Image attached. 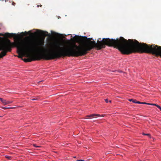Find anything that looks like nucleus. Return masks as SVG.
Listing matches in <instances>:
<instances>
[{
    "label": "nucleus",
    "instance_id": "f257e3e1",
    "mask_svg": "<svg viewBox=\"0 0 161 161\" xmlns=\"http://www.w3.org/2000/svg\"><path fill=\"white\" fill-rule=\"evenodd\" d=\"M99 38L96 43L95 41H91L92 38H87L84 36L83 38H76L75 39L80 42L81 45L77 46L74 44L72 46L64 50L65 56L78 57L86 54L88 51L96 47L98 50L105 48L106 45L117 48L124 54H129L133 53L139 52L152 53L155 45H148L146 43H140L136 40L129 39L128 40L123 37L116 39L109 38H103L99 41Z\"/></svg>",
    "mask_w": 161,
    "mask_h": 161
},
{
    "label": "nucleus",
    "instance_id": "f03ea898",
    "mask_svg": "<svg viewBox=\"0 0 161 161\" xmlns=\"http://www.w3.org/2000/svg\"><path fill=\"white\" fill-rule=\"evenodd\" d=\"M16 44L13 47H17V53L19 54L26 55L30 58H25L24 59L25 62H31L32 61L40 60L43 59L49 60L59 58L61 57H65L63 46L61 43L58 42H54L49 43V48L46 50L48 52V53H44L41 55H31V53L38 51H42L44 48L42 47L44 44V40H39L38 44H36L33 41L27 40L22 43L19 42L14 43Z\"/></svg>",
    "mask_w": 161,
    "mask_h": 161
},
{
    "label": "nucleus",
    "instance_id": "7ed1b4c3",
    "mask_svg": "<svg viewBox=\"0 0 161 161\" xmlns=\"http://www.w3.org/2000/svg\"><path fill=\"white\" fill-rule=\"evenodd\" d=\"M15 45L14 43L11 42L8 39H7L6 41L0 45V51H2L0 54V58H2L6 55L7 52H11L12 46Z\"/></svg>",
    "mask_w": 161,
    "mask_h": 161
},
{
    "label": "nucleus",
    "instance_id": "20e7f679",
    "mask_svg": "<svg viewBox=\"0 0 161 161\" xmlns=\"http://www.w3.org/2000/svg\"><path fill=\"white\" fill-rule=\"evenodd\" d=\"M152 54L161 57V46L157 45L154 46V49Z\"/></svg>",
    "mask_w": 161,
    "mask_h": 161
},
{
    "label": "nucleus",
    "instance_id": "39448f33",
    "mask_svg": "<svg viewBox=\"0 0 161 161\" xmlns=\"http://www.w3.org/2000/svg\"><path fill=\"white\" fill-rule=\"evenodd\" d=\"M0 35L4 36L6 37H8L9 38H11L12 37H13L14 36H16L15 34L13 33H5L4 34H1Z\"/></svg>",
    "mask_w": 161,
    "mask_h": 161
},
{
    "label": "nucleus",
    "instance_id": "423d86ee",
    "mask_svg": "<svg viewBox=\"0 0 161 161\" xmlns=\"http://www.w3.org/2000/svg\"><path fill=\"white\" fill-rule=\"evenodd\" d=\"M38 33H39V34L43 36H48V32L47 31H45L41 30H39V32Z\"/></svg>",
    "mask_w": 161,
    "mask_h": 161
},
{
    "label": "nucleus",
    "instance_id": "0eeeda50",
    "mask_svg": "<svg viewBox=\"0 0 161 161\" xmlns=\"http://www.w3.org/2000/svg\"><path fill=\"white\" fill-rule=\"evenodd\" d=\"M1 101L4 105H7L12 103L13 102L12 101H8L6 100H3L2 98Z\"/></svg>",
    "mask_w": 161,
    "mask_h": 161
},
{
    "label": "nucleus",
    "instance_id": "6e6552de",
    "mask_svg": "<svg viewBox=\"0 0 161 161\" xmlns=\"http://www.w3.org/2000/svg\"><path fill=\"white\" fill-rule=\"evenodd\" d=\"M100 116V115L99 114H92L91 115H88L86 116V119L88 118H94L95 116Z\"/></svg>",
    "mask_w": 161,
    "mask_h": 161
},
{
    "label": "nucleus",
    "instance_id": "1a4fd4ad",
    "mask_svg": "<svg viewBox=\"0 0 161 161\" xmlns=\"http://www.w3.org/2000/svg\"><path fill=\"white\" fill-rule=\"evenodd\" d=\"M128 100L129 101H130V102H132L133 103H134V102H136V100H135V99H128Z\"/></svg>",
    "mask_w": 161,
    "mask_h": 161
},
{
    "label": "nucleus",
    "instance_id": "9d476101",
    "mask_svg": "<svg viewBox=\"0 0 161 161\" xmlns=\"http://www.w3.org/2000/svg\"><path fill=\"white\" fill-rule=\"evenodd\" d=\"M151 105H154V106H155L157 108H159L160 107V106H159V105H158L157 104H151Z\"/></svg>",
    "mask_w": 161,
    "mask_h": 161
},
{
    "label": "nucleus",
    "instance_id": "9b49d317",
    "mask_svg": "<svg viewBox=\"0 0 161 161\" xmlns=\"http://www.w3.org/2000/svg\"><path fill=\"white\" fill-rule=\"evenodd\" d=\"M141 104H146L148 105H151V103H147L145 102H141Z\"/></svg>",
    "mask_w": 161,
    "mask_h": 161
},
{
    "label": "nucleus",
    "instance_id": "f8f14e48",
    "mask_svg": "<svg viewBox=\"0 0 161 161\" xmlns=\"http://www.w3.org/2000/svg\"><path fill=\"white\" fill-rule=\"evenodd\" d=\"M5 158H8V159H10V158H11V157L7 155V156H5Z\"/></svg>",
    "mask_w": 161,
    "mask_h": 161
},
{
    "label": "nucleus",
    "instance_id": "ddd939ff",
    "mask_svg": "<svg viewBox=\"0 0 161 161\" xmlns=\"http://www.w3.org/2000/svg\"><path fill=\"white\" fill-rule=\"evenodd\" d=\"M134 102V103H138V104H141V102L137 101V100H136V102H135V101Z\"/></svg>",
    "mask_w": 161,
    "mask_h": 161
},
{
    "label": "nucleus",
    "instance_id": "4468645a",
    "mask_svg": "<svg viewBox=\"0 0 161 161\" xmlns=\"http://www.w3.org/2000/svg\"><path fill=\"white\" fill-rule=\"evenodd\" d=\"M10 3H12V4L14 6H15V5L16 4V3L13 1H11V2Z\"/></svg>",
    "mask_w": 161,
    "mask_h": 161
},
{
    "label": "nucleus",
    "instance_id": "2eb2a0df",
    "mask_svg": "<svg viewBox=\"0 0 161 161\" xmlns=\"http://www.w3.org/2000/svg\"><path fill=\"white\" fill-rule=\"evenodd\" d=\"M2 108L4 109H9V108H6V107H2Z\"/></svg>",
    "mask_w": 161,
    "mask_h": 161
},
{
    "label": "nucleus",
    "instance_id": "dca6fc26",
    "mask_svg": "<svg viewBox=\"0 0 161 161\" xmlns=\"http://www.w3.org/2000/svg\"><path fill=\"white\" fill-rule=\"evenodd\" d=\"M143 134L144 135H147V136H149V137H151V136L150 134H145L144 133H143Z\"/></svg>",
    "mask_w": 161,
    "mask_h": 161
},
{
    "label": "nucleus",
    "instance_id": "f3484780",
    "mask_svg": "<svg viewBox=\"0 0 161 161\" xmlns=\"http://www.w3.org/2000/svg\"><path fill=\"white\" fill-rule=\"evenodd\" d=\"M19 38V36H15L14 37V38L15 39H18Z\"/></svg>",
    "mask_w": 161,
    "mask_h": 161
},
{
    "label": "nucleus",
    "instance_id": "a211bd4d",
    "mask_svg": "<svg viewBox=\"0 0 161 161\" xmlns=\"http://www.w3.org/2000/svg\"><path fill=\"white\" fill-rule=\"evenodd\" d=\"M33 145L35 147H39L40 146H37L36 144H33Z\"/></svg>",
    "mask_w": 161,
    "mask_h": 161
},
{
    "label": "nucleus",
    "instance_id": "6ab92c4d",
    "mask_svg": "<svg viewBox=\"0 0 161 161\" xmlns=\"http://www.w3.org/2000/svg\"><path fill=\"white\" fill-rule=\"evenodd\" d=\"M18 58H22V56L21 55H19L18 56Z\"/></svg>",
    "mask_w": 161,
    "mask_h": 161
},
{
    "label": "nucleus",
    "instance_id": "aec40b11",
    "mask_svg": "<svg viewBox=\"0 0 161 161\" xmlns=\"http://www.w3.org/2000/svg\"><path fill=\"white\" fill-rule=\"evenodd\" d=\"M105 102L106 103H108V99H106L105 100Z\"/></svg>",
    "mask_w": 161,
    "mask_h": 161
},
{
    "label": "nucleus",
    "instance_id": "412c9836",
    "mask_svg": "<svg viewBox=\"0 0 161 161\" xmlns=\"http://www.w3.org/2000/svg\"><path fill=\"white\" fill-rule=\"evenodd\" d=\"M105 115L104 114H102L101 115H100V116H98V117H104Z\"/></svg>",
    "mask_w": 161,
    "mask_h": 161
},
{
    "label": "nucleus",
    "instance_id": "4be33fe9",
    "mask_svg": "<svg viewBox=\"0 0 161 161\" xmlns=\"http://www.w3.org/2000/svg\"><path fill=\"white\" fill-rule=\"evenodd\" d=\"M31 100H37V99H36V98H33V99H32Z\"/></svg>",
    "mask_w": 161,
    "mask_h": 161
},
{
    "label": "nucleus",
    "instance_id": "5701e85b",
    "mask_svg": "<svg viewBox=\"0 0 161 161\" xmlns=\"http://www.w3.org/2000/svg\"><path fill=\"white\" fill-rule=\"evenodd\" d=\"M77 161H84V160H78Z\"/></svg>",
    "mask_w": 161,
    "mask_h": 161
},
{
    "label": "nucleus",
    "instance_id": "b1692460",
    "mask_svg": "<svg viewBox=\"0 0 161 161\" xmlns=\"http://www.w3.org/2000/svg\"><path fill=\"white\" fill-rule=\"evenodd\" d=\"M42 5H40V7H42ZM39 5H37V7H38H38H39Z\"/></svg>",
    "mask_w": 161,
    "mask_h": 161
},
{
    "label": "nucleus",
    "instance_id": "393cba45",
    "mask_svg": "<svg viewBox=\"0 0 161 161\" xmlns=\"http://www.w3.org/2000/svg\"><path fill=\"white\" fill-rule=\"evenodd\" d=\"M9 108H10L9 109H13V108H15V107H10Z\"/></svg>",
    "mask_w": 161,
    "mask_h": 161
},
{
    "label": "nucleus",
    "instance_id": "a878e982",
    "mask_svg": "<svg viewBox=\"0 0 161 161\" xmlns=\"http://www.w3.org/2000/svg\"><path fill=\"white\" fill-rule=\"evenodd\" d=\"M42 81H43V80H42V81H39V82H37V83H40V82H41Z\"/></svg>",
    "mask_w": 161,
    "mask_h": 161
},
{
    "label": "nucleus",
    "instance_id": "bb28decb",
    "mask_svg": "<svg viewBox=\"0 0 161 161\" xmlns=\"http://www.w3.org/2000/svg\"><path fill=\"white\" fill-rule=\"evenodd\" d=\"M2 100V98H0V101H1Z\"/></svg>",
    "mask_w": 161,
    "mask_h": 161
},
{
    "label": "nucleus",
    "instance_id": "cd10ccee",
    "mask_svg": "<svg viewBox=\"0 0 161 161\" xmlns=\"http://www.w3.org/2000/svg\"><path fill=\"white\" fill-rule=\"evenodd\" d=\"M51 33H52L53 34V33H54V32L52 31Z\"/></svg>",
    "mask_w": 161,
    "mask_h": 161
},
{
    "label": "nucleus",
    "instance_id": "c85d7f7f",
    "mask_svg": "<svg viewBox=\"0 0 161 161\" xmlns=\"http://www.w3.org/2000/svg\"><path fill=\"white\" fill-rule=\"evenodd\" d=\"M160 109V110L161 111V107H160L159 108Z\"/></svg>",
    "mask_w": 161,
    "mask_h": 161
},
{
    "label": "nucleus",
    "instance_id": "c756f323",
    "mask_svg": "<svg viewBox=\"0 0 161 161\" xmlns=\"http://www.w3.org/2000/svg\"><path fill=\"white\" fill-rule=\"evenodd\" d=\"M109 102L111 103V100H110L109 101Z\"/></svg>",
    "mask_w": 161,
    "mask_h": 161
},
{
    "label": "nucleus",
    "instance_id": "7c9ffc66",
    "mask_svg": "<svg viewBox=\"0 0 161 161\" xmlns=\"http://www.w3.org/2000/svg\"><path fill=\"white\" fill-rule=\"evenodd\" d=\"M25 33H27V32L26 31H25Z\"/></svg>",
    "mask_w": 161,
    "mask_h": 161
}]
</instances>
